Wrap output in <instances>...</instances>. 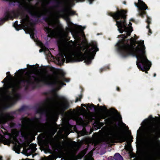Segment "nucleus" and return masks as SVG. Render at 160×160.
Here are the masks:
<instances>
[{
  "instance_id": "nucleus-3",
  "label": "nucleus",
  "mask_w": 160,
  "mask_h": 160,
  "mask_svg": "<svg viewBox=\"0 0 160 160\" xmlns=\"http://www.w3.org/2000/svg\"><path fill=\"white\" fill-rule=\"evenodd\" d=\"M54 95V97L47 98L44 105L37 111V113L44 115L50 123L56 122L58 115L69 108L68 101L65 97H59L55 93Z\"/></svg>"
},
{
  "instance_id": "nucleus-34",
  "label": "nucleus",
  "mask_w": 160,
  "mask_h": 160,
  "mask_svg": "<svg viewBox=\"0 0 160 160\" xmlns=\"http://www.w3.org/2000/svg\"><path fill=\"white\" fill-rule=\"evenodd\" d=\"M44 160H48V159L46 157H45V159Z\"/></svg>"
},
{
  "instance_id": "nucleus-2",
  "label": "nucleus",
  "mask_w": 160,
  "mask_h": 160,
  "mask_svg": "<svg viewBox=\"0 0 160 160\" xmlns=\"http://www.w3.org/2000/svg\"><path fill=\"white\" fill-rule=\"evenodd\" d=\"M126 13L124 11L122 10L121 11L118 10L114 13H110L109 14V15L112 17L115 20L118 30L121 33H122L123 31L125 32L124 34L120 36L122 39L117 44V49L123 57H126L128 55L135 56L138 60L137 65L138 68L142 71L146 70L145 73H148L147 71L150 69L152 63L148 60L145 55L144 41L136 42L132 37L128 40V42L125 43L124 42V39L130 36L132 31L131 23L129 22L128 25L125 22Z\"/></svg>"
},
{
  "instance_id": "nucleus-9",
  "label": "nucleus",
  "mask_w": 160,
  "mask_h": 160,
  "mask_svg": "<svg viewBox=\"0 0 160 160\" xmlns=\"http://www.w3.org/2000/svg\"><path fill=\"white\" fill-rule=\"evenodd\" d=\"M135 5L138 8V15L142 18L144 17V15L146 13L145 10L148 9V7L143 1L141 0H138V4L135 2Z\"/></svg>"
},
{
  "instance_id": "nucleus-32",
  "label": "nucleus",
  "mask_w": 160,
  "mask_h": 160,
  "mask_svg": "<svg viewBox=\"0 0 160 160\" xmlns=\"http://www.w3.org/2000/svg\"><path fill=\"white\" fill-rule=\"evenodd\" d=\"M2 157L0 156V160H2Z\"/></svg>"
},
{
  "instance_id": "nucleus-28",
  "label": "nucleus",
  "mask_w": 160,
  "mask_h": 160,
  "mask_svg": "<svg viewBox=\"0 0 160 160\" xmlns=\"http://www.w3.org/2000/svg\"><path fill=\"white\" fill-rule=\"evenodd\" d=\"M31 67V66L30 65H29L28 64L27 65V67L28 68H29V67Z\"/></svg>"
},
{
  "instance_id": "nucleus-10",
  "label": "nucleus",
  "mask_w": 160,
  "mask_h": 160,
  "mask_svg": "<svg viewBox=\"0 0 160 160\" xmlns=\"http://www.w3.org/2000/svg\"><path fill=\"white\" fill-rule=\"evenodd\" d=\"M15 15V13L13 11L7 13L4 18L0 19V25L2 24L5 21L8 20V19H12L13 16Z\"/></svg>"
},
{
  "instance_id": "nucleus-24",
  "label": "nucleus",
  "mask_w": 160,
  "mask_h": 160,
  "mask_svg": "<svg viewBox=\"0 0 160 160\" xmlns=\"http://www.w3.org/2000/svg\"><path fill=\"white\" fill-rule=\"evenodd\" d=\"M52 129H54V130H55V132H56V131H57V129L54 126H52Z\"/></svg>"
},
{
  "instance_id": "nucleus-17",
  "label": "nucleus",
  "mask_w": 160,
  "mask_h": 160,
  "mask_svg": "<svg viewBox=\"0 0 160 160\" xmlns=\"http://www.w3.org/2000/svg\"><path fill=\"white\" fill-rule=\"evenodd\" d=\"M15 150L16 152L17 153H18L20 151V147L19 146H18L17 145H15L14 147Z\"/></svg>"
},
{
  "instance_id": "nucleus-14",
  "label": "nucleus",
  "mask_w": 160,
  "mask_h": 160,
  "mask_svg": "<svg viewBox=\"0 0 160 160\" xmlns=\"http://www.w3.org/2000/svg\"><path fill=\"white\" fill-rule=\"evenodd\" d=\"M28 149L26 150V152L27 153H28L29 155H30L31 153L34 152L36 150V148H31L30 146H29L28 148Z\"/></svg>"
},
{
  "instance_id": "nucleus-20",
  "label": "nucleus",
  "mask_w": 160,
  "mask_h": 160,
  "mask_svg": "<svg viewBox=\"0 0 160 160\" xmlns=\"http://www.w3.org/2000/svg\"><path fill=\"white\" fill-rule=\"evenodd\" d=\"M149 121L148 119H145L142 122V123L143 125H145L147 124Z\"/></svg>"
},
{
  "instance_id": "nucleus-23",
  "label": "nucleus",
  "mask_w": 160,
  "mask_h": 160,
  "mask_svg": "<svg viewBox=\"0 0 160 160\" xmlns=\"http://www.w3.org/2000/svg\"><path fill=\"white\" fill-rule=\"evenodd\" d=\"M4 143L5 144H10L9 141L7 139H6L5 141L4 142Z\"/></svg>"
},
{
  "instance_id": "nucleus-35",
  "label": "nucleus",
  "mask_w": 160,
  "mask_h": 160,
  "mask_svg": "<svg viewBox=\"0 0 160 160\" xmlns=\"http://www.w3.org/2000/svg\"><path fill=\"white\" fill-rule=\"evenodd\" d=\"M139 130H138V131H137V135H138V132H139Z\"/></svg>"
},
{
  "instance_id": "nucleus-6",
  "label": "nucleus",
  "mask_w": 160,
  "mask_h": 160,
  "mask_svg": "<svg viewBox=\"0 0 160 160\" xmlns=\"http://www.w3.org/2000/svg\"><path fill=\"white\" fill-rule=\"evenodd\" d=\"M21 21L22 24V25H18V22L16 21L13 25V26L17 30H19L22 28L27 29L28 33L30 34L31 38H34V34L35 30L33 27H30L29 26L31 25V23L30 21L29 17L26 15L21 20Z\"/></svg>"
},
{
  "instance_id": "nucleus-8",
  "label": "nucleus",
  "mask_w": 160,
  "mask_h": 160,
  "mask_svg": "<svg viewBox=\"0 0 160 160\" xmlns=\"http://www.w3.org/2000/svg\"><path fill=\"white\" fill-rule=\"evenodd\" d=\"M118 136L117 129L112 126L108 129L107 135L104 138V141L107 144L114 143Z\"/></svg>"
},
{
  "instance_id": "nucleus-30",
  "label": "nucleus",
  "mask_w": 160,
  "mask_h": 160,
  "mask_svg": "<svg viewBox=\"0 0 160 160\" xmlns=\"http://www.w3.org/2000/svg\"><path fill=\"white\" fill-rule=\"evenodd\" d=\"M119 88L118 87H117V90L118 91H119Z\"/></svg>"
},
{
  "instance_id": "nucleus-18",
  "label": "nucleus",
  "mask_w": 160,
  "mask_h": 160,
  "mask_svg": "<svg viewBox=\"0 0 160 160\" xmlns=\"http://www.w3.org/2000/svg\"><path fill=\"white\" fill-rule=\"evenodd\" d=\"M81 135H84L87 134V133L86 132V129L84 128H83L82 131H81Z\"/></svg>"
},
{
  "instance_id": "nucleus-25",
  "label": "nucleus",
  "mask_w": 160,
  "mask_h": 160,
  "mask_svg": "<svg viewBox=\"0 0 160 160\" xmlns=\"http://www.w3.org/2000/svg\"><path fill=\"white\" fill-rule=\"evenodd\" d=\"M105 69V68H102L100 69V72H102V71Z\"/></svg>"
},
{
  "instance_id": "nucleus-33",
  "label": "nucleus",
  "mask_w": 160,
  "mask_h": 160,
  "mask_svg": "<svg viewBox=\"0 0 160 160\" xmlns=\"http://www.w3.org/2000/svg\"><path fill=\"white\" fill-rule=\"evenodd\" d=\"M22 110H23V108H20V109L19 110H20V111H21Z\"/></svg>"
},
{
  "instance_id": "nucleus-27",
  "label": "nucleus",
  "mask_w": 160,
  "mask_h": 160,
  "mask_svg": "<svg viewBox=\"0 0 160 160\" xmlns=\"http://www.w3.org/2000/svg\"><path fill=\"white\" fill-rule=\"evenodd\" d=\"M79 100V98H77L76 99V101H75V102H77Z\"/></svg>"
},
{
  "instance_id": "nucleus-4",
  "label": "nucleus",
  "mask_w": 160,
  "mask_h": 160,
  "mask_svg": "<svg viewBox=\"0 0 160 160\" xmlns=\"http://www.w3.org/2000/svg\"><path fill=\"white\" fill-rule=\"evenodd\" d=\"M157 130V128L153 125L147 129L144 140L145 146L147 152L146 154L144 155L142 160H158V157L160 158V151L157 153L153 149L152 138L153 134L156 133Z\"/></svg>"
},
{
  "instance_id": "nucleus-7",
  "label": "nucleus",
  "mask_w": 160,
  "mask_h": 160,
  "mask_svg": "<svg viewBox=\"0 0 160 160\" xmlns=\"http://www.w3.org/2000/svg\"><path fill=\"white\" fill-rule=\"evenodd\" d=\"M37 118L31 119L27 118H23L21 119L22 124L20 125L22 128H28L31 130L35 129L38 122Z\"/></svg>"
},
{
  "instance_id": "nucleus-37",
  "label": "nucleus",
  "mask_w": 160,
  "mask_h": 160,
  "mask_svg": "<svg viewBox=\"0 0 160 160\" xmlns=\"http://www.w3.org/2000/svg\"><path fill=\"white\" fill-rule=\"evenodd\" d=\"M126 2H125V1H124V2H123V3H124V4H126Z\"/></svg>"
},
{
  "instance_id": "nucleus-29",
  "label": "nucleus",
  "mask_w": 160,
  "mask_h": 160,
  "mask_svg": "<svg viewBox=\"0 0 160 160\" xmlns=\"http://www.w3.org/2000/svg\"><path fill=\"white\" fill-rule=\"evenodd\" d=\"M149 118L150 119H151L152 118V115H150L149 116Z\"/></svg>"
},
{
  "instance_id": "nucleus-11",
  "label": "nucleus",
  "mask_w": 160,
  "mask_h": 160,
  "mask_svg": "<svg viewBox=\"0 0 160 160\" xmlns=\"http://www.w3.org/2000/svg\"><path fill=\"white\" fill-rule=\"evenodd\" d=\"M81 106H83L85 107L88 109V108H90V109H93V111H95L96 110V108L95 106L93 104H87V106L85 104H82Z\"/></svg>"
},
{
  "instance_id": "nucleus-39",
  "label": "nucleus",
  "mask_w": 160,
  "mask_h": 160,
  "mask_svg": "<svg viewBox=\"0 0 160 160\" xmlns=\"http://www.w3.org/2000/svg\"><path fill=\"white\" fill-rule=\"evenodd\" d=\"M134 36H136V35H135Z\"/></svg>"
},
{
  "instance_id": "nucleus-36",
  "label": "nucleus",
  "mask_w": 160,
  "mask_h": 160,
  "mask_svg": "<svg viewBox=\"0 0 160 160\" xmlns=\"http://www.w3.org/2000/svg\"><path fill=\"white\" fill-rule=\"evenodd\" d=\"M156 76V73H154V77H155Z\"/></svg>"
},
{
  "instance_id": "nucleus-21",
  "label": "nucleus",
  "mask_w": 160,
  "mask_h": 160,
  "mask_svg": "<svg viewBox=\"0 0 160 160\" xmlns=\"http://www.w3.org/2000/svg\"><path fill=\"white\" fill-rule=\"evenodd\" d=\"M66 129V128H64L63 131H65V135L67 136L69 134V133L68 132V131Z\"/></svg>"
},
{
  "instance_id": "nucleus-15",
  "label": "nucleus",
  "mask_w": 160,
  "mask_h": 160,
  "mask_svg": "<svg viewBox=\"0 0 160 160\" xmlns=\"http://www.w3.org/2000/svg\"><path fill=\"white\" fill-rule=\"evenodd\" d=\"M113 158L115 160H123L122 156L118 153H116Z\"/></svg>"
},
{
  "instance_id": "nucleus-12",
  "label": "nucleus",
  "mask_w": 160,
  "mask_h": 160,
  "mask_svg": "<svg viewBox=\"0 0 160 160\" xmlns=\"http://www.w3.org/2000/svg\"><path fill=\"white\" fill-rule=\"evenodd\" d=\"M75 120L77 123H78L80 124H82L84 122V120L82 118L79 116H76L75 117Z\"/></svg>"
},
{
  "instance_id": "nucleus-16",
  "label": "nucleus",
  "mask_w": 160,
  "mask_h": 160,
  "mask_svg": "<svg viewBox=\"0 0 160 160\" xmlns=\"http://www.w3.org/2000/svg\"><path fill=\"white\" fill-rule=\"evenodd\" d=\"M151 19L148 16H147V22L148 23V25L147 26V28L149 29V33L150 34L152 33L151 30L149 28V25L151 23Z\"/></svg>"
},
{
  "instance_id": "nucleus-38",
  "label": "nucleus",
  "mask_w": 160,
  "mask_h": 160,
  "mask_svg": "<svg viewBox=\"0 0 160 160\" xmlns=\"http://www.w3.org/2000/svg\"><path fill=\"white\" fill-rule=\"evenodd\" d=\"M48 3H49V2H47V4H48Z\"/></svg>"
},
{
  "instance_id": "nucleus-31",
  "label": "nucleus",
  "mask_w": 160,
  "mask_h": 160,
  "mask_svg": "<svg viewBox=\"0 0 160 160\" xmlns=\"http://www.w3.org/2000/svg\"><path fill=\"white\" fill-rule=\"evenodd\" d=\"M6 74L7 75L8 74H9L10 72H7Z\"/></svg>"
},
{
  "instance_id": "nucleus-26",
  "label": "nucleus",
  "mask_w": 160,
  "mask_h": 160,
  "mask_svg": "<svg viewBox=\"0 0 160 160\" xmlns=\"http://www.w3.org/2000/svg\"><path fill=\"white\" fill-rule=\"evenodd\" d=\"M79 100L80 101L81 99L82 98V95H80V96H79Z\"/></svg>"
},
{
  "instance_id": "nucleus-13",
  "label": "nucleus",
  "mask_w": 160,
  "mask_h": 160,
  "mask_svg": "<svg viewBox=\"0 0 160 160\" xmlns=\"http://www.w3.org/2000/svg\"><path fill=\"white\" fill-rule=\"evenodd\" d=\"M34 34H35V33L34 32V38H32V39H33L34 41L35 42H37V43L38 44V45L40 46L41 47V48H42V49H40V50H39V52H42L43 50H44V49L42 47H43V44H42V42H41L40 41H37V40L35 38V37H34Z\"/></svg>"
},
{
  "instance_id": "nucleus-22",
  "label": "nucleus",
  "mask_w": 160,
  "mask_h": 160,
  "mask_svg": "<svg viewBox=\"0 0 160 160\" xmlns=\"http://www.w3.org/2000/svg\"><path fill=\"white\" fill-rule=\"evenodd\" d=\"M120 138L122 139V142H123L126 140V138L124 136H120Z\"/></svg>"
},
{
  "instance_id": "nucleus-19",
  "label": "nucleus",
  "mask_w": 160,
  "mask_h": 160,
  "mask_svg": "<svg viewBox=\"0 0 160 160\" xmlns=\"http://www.w3.org/2000/svg\"><path fill=\"white\" fill-rule=\"evenodd\" d=\"M82 117L83 118H85V119H88L89 118L88 114L86 113H84L82 115Z\"/></svg>"
},
{
  "instance_id": "nucleus-1",
  "label": "nucleus",
  "mask_w": 160,
  "mask_h": 160,
  "mask_svg": "<svg viewBox=\"0 0 160 160\" xmlns=\"http://www.w3.org/2000/svg\"><path fill=\"white\" fill-rule=\"evenodd\" d=\"M24 71L22 69L18 71V74L10 78L7 77L2 82L4 83V87L0 88V122H7L11 128H14L15 124L12 120L14 118L12 113L4 114L3 110L13 105L20 98V94L17 90L24 87L26 89L29 88H34L41 86L42 83L54 86V91L60 89L63 85H66L62 82H68L69 80L63 76H58L55 74H50L45 70L40 74L27 72L25 76L23 75Z\"/></svg>"
},
{
  "instance_id": "nucleus-5",
  "label": "nucleus",
  "mask_w": 160,
  "mask_h": 160,
  "mask_svg": "<svg viewBox=\"0 0 160 160\" xmlns=\"http://www.w3.org/2000/svg\"><path fill=\"white\" fill-rule=\"evenodd\" d=\"M99 107L101 111L100 118L102 119H105L109 117L105 120V121H107L109 123L112 124L116 121L117 118L119 119H122L121 115L118 113L117 110L111 108L110 109L111 113H109V110L107 109L105 106L103 107L102 106Z\"/></svg>"
}]
</instances>
